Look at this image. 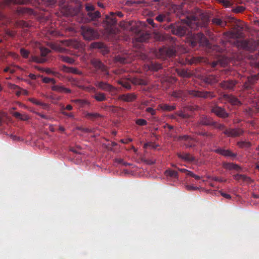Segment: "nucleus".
<instances>
[{"instance_id":"obj_33","label":"nucleus","mask_w":259,"mask_h":259,"mask_svg":"<svg viewBox=\"0 0 259 259\" xmlns=\"http://www.w3.org/2000/svg\"><path fill=\"white\" fill-rule=\"evenodd\" d=\"M169 13L166 14H160L156 17L155 20L159 22H163L164 21H166L167 22H170V19L168 17Z\"/></svg>"},{"instance_id":"obj_38","label":"nucleus","mask_w":259,"mask_h":259,"mask_svg":"<svg viewBox=\"0 0 259 259\" xmlns=\"http://www.w3.org/2000/svg\"><path fill=\"white\" fill-rule=\"evenodd\" d=\"M161 68V65L157 63H151L149 66V69L153 71H157Z\"/></svg>"},{"instance_id":"obj_24","label":"nucleus","mask_w":259,"mask_h":259,"mask_svg":"<svg viewBox=\"0 0 259 259\" xmlns=\"http://www.w3.org/2000/svg\"><path fill=\"white\" fill-rule=\"evenodd\" d=\"M72 102L75 103L80 107H85L86 106H90L91 102L86 99H74L71 101Z\"/></svg>"},{"instance_id":"obj_56","label":"nucleus","mask_w":259,"mask_h":259,"mask_svg":"<svg viewBox=\"0 0 259 259\" xmlns=\"http://www.w3.org/2000/svg\"><path fill=\"white\" fill-rule=\"evenodd\" d=\"M77 129L78 130H79V131L83 132V133H92L93 131V130L91 128H85V127H77Z\"/></svg>"},{"instance_id":"obj_31","label":"nucleus","mask_w":259,"mask_h":259,"mask_svg":"<svg viewBox=\"0 0 259 259\" xmlns=\"http://www.w3.org/2000/svg\"><path fill=\"white\" fill-rule=\"evenodd\" d=\"M223 97L225 100L230 102L233 104L238 105V104H240V102L238 100V99L233 96L229 95L228 94H224Z\"/></svg>"},{"instance_id":"obj_55","label":"nucleus","mask_w":259,"mask_h":259,"mask_svg":"<svg viewBox=\"0 0 259 259\" xmlns=\"http://www.w3.org/2000/svg\"><path fill=\"white\" fill-rule=\"evenodd\" d=\"M85 9L88 13L92 12L95 11V7L91 4H88L85 5Z\"/></svg>"},{"instance_id":"obj_17","label":"nucleus","mask_w":259,"mask_h":259,"mask_svg":"<svg viewBox=\"0 0 259 259\" xmlns=\"http://www.w3.org/2000/svg\"><path fill=\"white\" fill-rule=\"evenodd\" d=\"M178 141H184L186 143L185 144L187 148H191L194 147V145L192 144V141L194 139L188 135L180 136L178 137Z\"/></svg>"},{"instance_id":"obj_54","label":"nucleus","mask_w":259,"mask_h":259,"mask_svg":"<svg viewBox=\"0 0 259 259\" xmlns=\"http://www.w3.org/2000/svg\"><path fill=\"white\" fill-rule=\"evenodd\" d=\"M50 51L47 48H40V54L42 57H46L50 53Z\"/></svg>"},{"instance_id":"obj_3","label":"nucleus","mask_w":259,"mask_h":259,"mask_svg":"<svg viewBox=\"0 0 259 259\" xmlns=\"http://www.w3.org/2000/svg\"><path fill=\"white\" fill-rule=\"evenodd\" d=\"M80 31L81 35L85 40H92L98 37V33L91 27L82 26Z\"/></svg>"},{"instance_id":"obj_34","label":"nucleus","mask_w":259,"mask_h":259,"mask_svg":"<svg viewBox=\"0 0 259 259\" xmlns=\"http://www.w3.org/2000/svg\"><path fill=\"white\" fill-rule=\"evenodd\" d=\"M131 81L135 85H145L147 84V82L145 80L137 77L132 78L131 79Z\"/></svg>"},{"instance_id":"obj_2","label":"nucleus","mask_w":259,"mask_h":259,"mask_svg":"<svg viewBox=\"0 0 259 259\" xmlns=\"http://www.w3.org/2000/svg\"><path fill=\"white\" fill-rule=\"evenodd\" d=\"M95 85L98 88L109 92L111 96H115L117 94V88L108 83L107 82L98 81L95 82Z\"/></svg>"},{"instance_id":"obj_5","label":"nucleus","mask_w":259,"mask_h":259,"mask_svg":"<svg viewBox=\"0 0 259 259\" xmlns=\"http://www.w3.org/2000/svg\"><path fill=\"white\" fill-rule=\"evenodd\" d=\"M176 50L175 47L172 45L170 47H163L159 49L157 56L163 59L167 57H172L176 54Z\"/></svg>"},{"instance_id":"obj_8","label":"nucleus","mask_w":259,"mask_h":259,"mask_svg":"<svg viewBox=\"0 0 259 259\" xmlns=\"http://www.w3.org/2000/svg\"><path fill=\"white\" fill-rule=\"evenodd\" d=\"M197 43L201 45L207 46L209 44V41L203 33L200 32L193 35L191 42L192 45L193 47L195 46Z\"/></svg>"},{"instance_id":"obj_7","label":"nucleus","mask_w":259,"mask_h":259,"mask_svg":"<svg viewBox=\"0 0 259 259\" xmlns=\"http://www.w3.org/2000/svg\"><path fill=\"white\" fill-rule=\"evenodd\" d=\"M91 64L95 68L96 71H101L103 75H108L109 71L107 67L104 65L100 60L93 59L91 60Z\"/></svg>"},{"instance_id":"obj_27","label":"nucleus","mask_w":259,"mask_h":259,"mask_svg":"<svg viewBox=\"0 0 259 259\" xmlns=\"http://www.w3.org/2000/svg\"><path fill=\"white\" fill-rule=\"evenodd\" d=\"M88 19L89 21H96L101 17L100 12L98 11L88 13Z\"/></svg>"},{"instance_id":"obj_25","label":"nucleus","mask_w":259,"mask_h":259,"mask_svg":"<svg viewBox=\"0 0 259 259\" xmlns=\"http://www.w3.org/2000/svg\"><path fill=\"white\" fill-rule=\"evenodd\" d=\"M187 94H188V91H187L186 93L182 90H178L174 91L171 94V96L177 99H181L182 100H184L187 97Z\"/></svg>"},{"instance_id":"obj_18","label":"nucleus","mask_w":259,"mask_h":259,"mask_svg":"<svg viewBox=\"0 0 259 259\" xmlns=\"http://www.w3.org/2000/svg\"><path fill=\"white\" fill-rule=\"evenodd\" d=\"M215 152L217 153L220 154L225 157H230L232 158H235L237 154L232 152L230 150H225L222 149H217L215 150Z\"/></svg>"},{"instance_id":"obj_15","label":"nucleus","mask_w":259,"mask_h":259,"mask_svg":"<svg viewBox=\"0 0 259 259\" xmlns=\"http://www.w3.org/2000/svg\"><path fill=\"white\" fill-rule=\"evenodd\" d=\"M237 82L235 80H228L220 83V87L224 90H233Z\"/></svg>"},{"instance_id":"obj_59","label":"nucleus","mask_w":259,"mask_h":259,"mask_svg":"<svg viewBox=\"0 0 259 259\" xmlns=\"http://www.w3.org/2000/svg\"><path fill=\"white\" fill-rule=\"evenodd\" d=\"M176 114L182 118H187L189 117V115L187 114H185L182 111H178L176 113Z\"/></svg>"},{"instance_id":"obj_40","label":"nucleus","mask_w":259,"mask_h":259,"mask_svg":"<svg viewBox=\"0 0 259 259\" xmlns=\"http://www.w3.org/2000/svg\"><path fill=\"white\" fill-rule=\"evenodd\" d=\"M123 110V109L121 107L114 106L113 105H111L109 107V111L113 113H118L119 112L122 111Z\"/></svg>"},{"instance_id":"obj_51","label":"nucleus","mask_w":259,"mask_h":259,"mask_svg":"<svg viewBox=\"0 0 259 259\" xmlns=\"http://www.w3.org/2000/svg\"><path fill=\"white\" fill-rule=\"evenodd\" d=\"M157 147H158L157 145H156L154 143L151 142L146 143L144 145V148L145 149H146L148 147H150L152 149H156Z\"/></svg>"},{"instance_id":"obj_29","label":"nucleus","mask_w":259,"mask_h":259,"mask_svg":"<svg viewBox=\"0 0 259 259\" xmlns=\"http://www.w3.org/2000/svg\"><path fill=\"white\" fill-rule=\"evenodd\" d=\"M62 11L64 15L67 16H73L75 14L73 8L69 6H64L62 8Z\"/></svg>"},{"instance_id":"obj_9","label":"nucleus","mask_w":259,"mask_h":259,"mask_svg":"<svg viewBox=\"0 0 259 259\" xmlns=\"http://www.w3.org/2000/svg\"><path fill=\"white\" fill-rule=\"evenodd\" d=\"M211 111L220 118H226L229 116V114L225 109L217 104L211 107Z\"/></svg>"},{"instance_id":"obj_64","label":"nucleus","mask_w":259,"mask_h":259,"mask_svg":"<svg viewBox=\"0 0 259 259\" xmlns=\"http://www.w3.org/2000/svg\"><path fill=\"white\" fill-rule=\"evenodd\" d=\"M245 10V8L242 6H238L236 7L234 10V12L235 13H239L243 12Z\"/></svg>"},{"instance_id":"obj_32","label":"nucleus","mask_w":259,"mask_h":259,"mask_svg":"<svg viewBox=\"0 0 259 259\" xmlns=\"http://www.w3.org/2000/svg\"><path fill=\"white\" fill-rule=\"evenodd\" d=\"M211 21L213 24L222 28H224L227 25V22L226 21H223L221 18L217 17L213 18Z\"/></svg>"},{"instance_id":"obj_45","label":"nucleus","mask_w":259,"mask_h":259,"mask_svg":"<svg viewBox=\"0 0 259 259\" xmlns=\"http://www.w3.org/2000/svg\"><path fill=\"white\" fill-rule=\"evenodd\" d=\"M228 35L230 37L232 38H237L240 36V33L238 30L235 31H230L228 32Z\"/></svg>"},{"instance_id":"obj_52","label":"nucleus","mask_w":259,"mask_h":259,"mask_svg":"<svg viewBox=\"0 0 259 259\" xmlns=\"http://www.w3.org/2000/svg\"><path fill=\"white\" fill-rule=\"evenodd\" d=\"M20 54L23 57L26 58L29 56V52L24 48H22L20 50Z\"/></svg>"},{"instance_id":"obj_53","label":"nucleus","mask_w":259,"mask_h":259,"mask_svg":"<svg viewBox=\"0 0 259 259\" xmlns=\"http://www.w3.org/2000/svg\"><path fill=\"white\" fill-rule=\"evenodd\" d=\"M136 123L140 126H144L147 125V122L145 119L140 118L136 120Z\"/></svg>"},{"instance_id":"obj_30","label":"nucleus","mask_w":259,"mask_h":259,"mask_svg":"<svg viewBox=\"0 0 259 259\" xmlns=\"http://www.w3.org/2000/svg\"><path fill=\"white\" fill-rule=\"evenodd\" d=\"M98 102H102L107 100L106 94L102 92L95 93V95L92 97Z\"/></svg>"},{"instance_id":"obj_61","label":"nucleus","mask_w":259,"mask_h":259,"mask_svg":"<svg viewBox=\"0 0 259 259\" xmlns=\"http://www.w3.org/2000/svg\"><path fill=\"white\" fill-rule=\"evenodd\" d=\"M17 119H20L21 120H26L27 119H28V116L27 115H22V114H21L20 113L17 112Z\"/></svg>"},{"instance_id":"obj_12","label":"nucleus","mask_w":259,"mask_h":259,"mask_svg":"<svg viewBox=\"0 0 259 259\" xmlns=\"http://www.w3.org/2000/svg\"><path fill=\"white\" fill-rule=\"evenodd\" d=\"M223 133L227 137H239L243 133V131L240 128H226Z\"/></svg>"},{"instance_id":"obj_26","label":"nucleus","mask_w":259,"mask_h":259,"mask_svg":"<svg viewBox=\"0 0 259 259\" xmlns=\"http://www.w3.org/2000/svg\"><path fill=\"white\" fill-rule=\"evenodd\" d=\"M62 70L66 73H72L75 74L81 75L82 72L78 70L76 68L67 67L65 65H63L62 67Z\"/></svg>"},{"instance_id":"obj_23","label":"nucleus","mask_w":259,"mask_h":259,"mask_svg":"<svg viewBox=\"0 0 259 259\" xmlns=\"http://www.w3.org/2000/svg\"><path fill=\"white\" fill-rule=\"evenodd\" d=\"M51 89L53 91H56L59 93H71V92L70 89L60 85L54 84V85L51 87Z\"/></svg>"},{"instance_id":"obj_19","label":"nucleus","mask_w":259,"mask_h":259,"mask_svg":"<svg viewBox=\"0 0 259 259\" xmlns=\"http://www.w3.org/2000/svg\"><path fill=\"white\" fill-rule=\"evenodd\" d=\"M155 39L159 41H168L170 42H175L176 38L168 35L157 34L155 35Z\"/></svg>"},{"instance_id":"obj_4","label":"nucleus","mask_w":259,"mask_h":259,"mask_svg":"<svg viewBox=\"0 0 259 259\" xmlns=\"http://www.w3.org/2000/svg\"><path fill=\"white\" fill-rule=\"evenodd\" d=\"M117 20L115 17V14L110 13V15H106L105 19L103 21V26L109 33H113V27L116 25Z\"/></svg>"},{"instance_id":"obj_62","label":"nucleus","mask_w":259,"mask_h":259,"mask_svg":"<svg viewBox=\"0 0 259 259\" xmlns=\"http://www.w3.org/2000/svg\"><path fill=\"white\" fill-rule=\"evenodd\" d=\"M38 106H41L42 108L45 110H49L50 108V105L48 104L41 102L40 101V104Z\"/></svg>"},{"instance_id":"obj_39","label":"nucleus","mask_w":259,"mask_h":259,"mask_svg":"<svg viewBox=\"0 0 259 259\" xmlns=\"http://www.w3.org/2000/svg\"><path fill=\"white\" fill-rule=\"evenodd\" d=\"M165 173L167 176L172 178H177L178 177V174L175 170L168 169L165 171Z\"/></svg>"},{"instance_id":"obj_63","label":"nucleus","mask_w":259,"mask_h":259,"mask_svg":"<svg viewBox=\"0 0 259 259\" xmlns=\"http://www.w3.org/2000/svg\"><path fill=\"white\" fill-rule=\"evenodd\" d=\"M61 113L65 115V116H67L68 117H69V118H74V115L72 113L70 112V113H67L64 111H61Z\"/></svg>"},{"instance_id":"obj_37","label":"nucleus","mask_w":259,"mask_h":259,"mask_svg":"<svg viewBox=\"0 0 259 259\" xmlns=\"http://www.w3.org/2000/svg\"><path fill=\"white\" fill-rule=\"evenodd\" d=\"M85 117L93 120L97 118L101 117L102 115L98 113H89L87 112L85 115Z\"/></svg>"},{"instance_id":"obj_11","label":"nucleus","mask_w":259,"mask_h":259,"mask_svg":"<svg viewBox=\"0 0 259 259\" xmlns=\"http://www.w3.org/2000/svg\"><path fill=\"white\" fill-rule=\"evenodd\" d=\"M61 45L71 47L74 49H79L81 47V43L76 39H67L60 41Z\"/></svg>"},{"instance_id":"obj_58","label":"nucleus","mask_w":259,"mask_h":259,"mask_svg":"<svg viewBox=\"0 0 259 259\" xmlns=\"http://www.w3.org/2000/svg\"><path fill=\"white\" fill-rule=\"evenodd\" d=\"M186 188L189 191H195L199 189L198 187L193 185H187L186 186Z\"/></svg>"},{"instance_id":"obj_60","label":"nucleus","mask_w":259,"mask_h":259,"mask_svg":"<svg viewBox=\"0 0 259 259\" xmlns=\"http://www.w3.org/2000/svg\"><path fill=\"white\" fill-rule=\"evenodd\" d=\"M7 115L5 112H0V125L6 118Z\"/></svg>"},{"instance_id":"obj_47","label":"nucleus","mask_w":259,"mask_h":259,"mask_svg":"<svg viewBox=\"0 0 259 259\" xmlns=\"http://www.w3.org/2000/svg\"><path fill=\"white\" fill-rule=\"evenodd\" d=\"M226 63L224 62L223 61L219 59L216 61H213L211 63V66L213 68L215 67L218 65L220 64L222 66H224L225 65Z\"/></svg>"},{"instance_id":"obj_49","label":"nucleus","mask_w":259,"mask_h":259,"mask_svg":"<svg viewBox=\"0 0 259 259\" xmlns=\"http://www.w3.org/2000/svg\"><path fill=\"white\" fill-rule=\"evenodd\" d=\"M42 81L46 83L51 82L53 84H55L56 82L54 78L47 77H44L42 78Z\"/></svg>"},{"instance_id":"obj_1","label":"nucleus","mask_w":259,"mask_h":259,"mask_svg":"<svg viewBox=\"0 0 259 259\" xmlns=\"http://www.w3.org/2000/svg\"><path fill=\"white\" fill-rule=\"evenodd\" d=\"M183 21L185 23L171 24L168 26L172 34L182 36L187 33L188 27L194 30L199 27H206L209 19L208 17L203 16L200 20L195 16L191 15L187 16V19Z\"/></svg>"},{"instance_id":"obj_57","label":"nucleus","mask_w":259,"mask_h":259,"mask_svg":"<svg viewBox=\"0 0 259 259\" xmlns=\"http://www.w3.org/2000/svg\"><path fill=\"white\" fill-rule=\"evenodd\" d=\"M178 74L183 77H189L190 76L189 73L185 70H181L178 72Z\"/></svg>"},{"instance_id":"obj_43","label":"nucleus","mask_w":259,"mask_h":259,"mask_svg":"<svg viewBox=\"0 0 259 259\" xmlns=\"http://www.w3.org/2000/svg\"><path fill=\"white\" fill-rule=\"evenodd\" d=\"M237 145L240 148H249L251 146L250 143L245 141L238 142Z\"/></svg>"},{"instance_id":"obj_10","label":"nucleus","mask_w":259,"mask_h":259,"mask_svg":"<svg viewBox=\"0 0 259 259\" xmlns=\"http://www.w3.org/2000/svg\"><path fill=\"white\" fill-rule=\"evenodd\" d=\"M134 26L131 27L132 31H134L136 33H138L136 39L137 41L144 42L147 41L150 37V34L145 31H140L139 29L135 30Z\"/></svg>"},{"instance_id":"obj_6","label":"nucleus","mask_w":259,"mask_h":259,"mask_svg":"<svg viewBox=\"0 0 259 259\" xmlns=\"http://www.w3.org/2000/svg\"><path fill=\"white\" fill-rule=\"evenodd\" d=\"M188 94L194 97L202 98L204 99H212L215 97L213 92L208 91H199L196 90H188Z\"/></svg>"},{"instance_id":"obj_44","label":"nucleus","mask_w":259,"mask_h":259,"mask_svg":"<svg viewBox=\"0 0 259 259\" xmlns=\"http://www.w3.org/2000/svg\"><path fill=\"white\" fill-rule=\"evenodd\" d=\"M197 135L205 137L208 138H212L213 137L212 134L205 132H198L196 133Z\"/></svg>"},{"instance_id":"obj_22","label":"nucleus","mask_w":259,"mask_h":259,"mask_svg":"<svg viewBox=\"0 0 259 259\" xmlns=\"http://www.w3.org/2000/svg\"><path fill=\"white\" fill-rule=\"evenodd\" d=\"M223 167L228 170L234 169L238 171H240L242 170V168L240 166L233 163L223 162Z\"/></svg>"},{"instance_id":"obj_42","label":"nucleus","mask_w":259,"mask_h":259,"mask_svg":"<svg viewBox=\"0 0 259 259\" xmlns=\"http://www.w3.org/2000/svg\"><path fill=\"white\" fill-rule=\"evenodd\" d=\"M54 50L60 53H66L67 50L62 47L60 45H56L52 48Z\"/></svg>"},{"instance_id":"obj_48","label":"nucleus","mask_w":259,"mask_h":259,"mask_svg":"<svg viewBox=\"0 0 259 259\" xmlns=\"http://www.w3.org/2000/svg\"><path fill=\"white\" fill-rule=\"evenodd\" d=\"M82 89L85 91H87L88 92H90V93H96V89L92 86V85H89V86H87V87H84L82 88Z\"/></svg>"},{"instance_id":"obj_21","label":"nucleus","mask_w":259,"mask_h":259,"mask_svg":"<svg viewBox=\"0 0 259 259\" xmlns=\"http://www.w3.org/2000/svg\"><path fill=\"white\" fill-rule=\"evenodd\" d=\"M234 179L239 182H243L249 184L252 182L251 179L244 175L236 174L233 176Z\"/></svg>"},{"instance_id":"obj_28","label":"nucleus","mask_w":259,"mask_h":259,"mask_svg":"<svg viewBox=\"0 0 259 259\" xmlns=\"http://www.w3.org/2000/svg\"><path fill=\"white\" fill-rule=\"evenodd\" d=\"M203 81L206 83L213 84L217 83L218 81V79L216 76L209 75L204 77Z\"/></svg>"},{"instance_id":"obj_13","label":"nucleus","mask_w":259,"mask_h":259,"mask_svg":"<svg viewBox=\"0 0 259 259\" xmlns=\"http://www.w3.org/2000/svg\"><path fill=\"white\" fill-rule=\"evenodd\" d=\"M259 79V73L247 77V81L244 84L243 87L246 90L251 88V86Z\"/></svg>"},{"instance_id":"obj_50","label":"nucleus","mask_w":259,"mask_h":259,"mask_svg":"<svg viewBox=\"0 0 259 259\" xmlns=\"http://www.w3.org/2000/svg\"><path fill=\"white\" fill-rule=\"evenodd\" d=\"M32 60L34 62L42 63H44L45 62H46V59L44 58H40L38 57L34 56V57H32Z\"/></svg>"},{"instance_id":"obj_41","label":"nucleus","mask_w":259,"mask_h":259,"mask_svg":"<svg viewBox=\"0 0 259 259\" xmlns=\"http://www.w3.org/2000/svg\"><path fill=\"white\" fill-rule=\"evenodd\" d=\"M117 83L121 85L123 88L127 90H130L131 89V85L128 81H124L122 80H118Z\"/></svg>"},{"instance_id":"obj_16","label":"nucleus","mask_w":259,"mask_h":259,"mask_svg":"<svg viewBox=\"0 0 259 259\" xmlns=\"http://www.w3.org/2000/svg\"><path fill=\"white\" fill-rule=\"evenodd\" d=\"M214 123V121H213L212 118L205 115L201 116L197 123L198 125H202L205 126H212V124Z\"/></svg>"},{"instance_id":"obj_35","label":"nucleus","mask_w":259,"mask_h":259,"mask_svg":"<svg viewBox=\"0 0 259 259\" xmlns=\"http://www.w3.org/2000/svg\"><path fill=\"white\" fill-rule=\"evenodd\" d=\"M160 108L165 111H171L176 109L175 105H169L166 104H162L160 105Z\"/></svg>"},{"instance_id":"obj_14","label":"nucleus","mask_w":259,"mask_h":259,"mask_svg":"<svg viewBox=\"0 0 259 259\" xmlns=\"http://www.w3.org/2000/svg\"><path fill=\"white\" fill-rule=\"evenodd\" d=\"M137 98V96L135 93H127L122 94L118 96V100L126 102H132L135 101Z\"/></svg>"},{"instance_id":"obj_46","label":"nucleus","mask_w":259,"mask_h":259,"mask_svg":"<svg viewBox=\"0 0 259 259\" xmlns=\"http://www.w3.org/2000/svg\"><path fill=\"white\" fill-rule=\"evenodd\" d=\"M214 127L218 128L219 130L222 131V130H225L226 127L224 124L219 123L216 121H214V123L212 124V125Z\"/></svg>"},{"instance_id":"obj_20","label":"nucleus","mask_w":259,"mask_h":259,"mask_svg":"<svg viewBox=\"0 0 259 259\" xmlns=\"http://www.w3.org/2000/svg\"><path fill=\"white\" fill-rule=\"evenodd\" d=\"M177 156L185 161L193 162L195 160V157L189 153L179 152L177 153Z\"/></svg>"},{"instance_id":"obj_36","label":"nucleus","mask_w":259,"mask_h":259,"mask_svg":"<svg viewBox=\"0 0 259 259\" xmlns=\"http://www.w3.org/2000/svg\"><path fill=\"white\" fill-rule=\"evenodd\" d=\"M59 57L60 59L63 62H66V63H69L70 64H73L74 62V60L71 57L63 56V55H60Z\"/></svg>"}]
</instances>
